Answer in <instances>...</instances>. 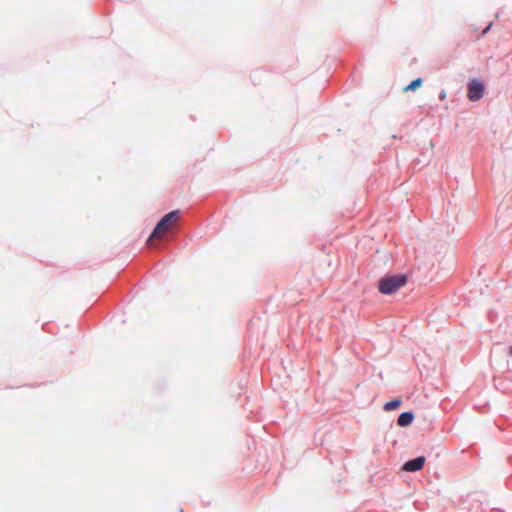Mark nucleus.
<instances>
[{"instance_id": "f257e3e1", "label": "nucleus", "mask_w": 512, "mask_h": 512, "mask_svg": "<svg viewBox=\"0 0 512 512\" xmlns=\"http://www.w3.org/2000/svg\"><path fill=\"white\" fill-rule=\"evenodd\" d=\"M179 218L180 216L178 210L171 211L167 213L165 216H163L161 220L157 223L156 227L154 228L152 234L150 235L147 241L149 246H153L154 239H159L163 235L171 231L172 228L178 222Z\"/></svg>"}, {"instance_id": "f03ea898", "label": "nucleus", "mask_w": 512, "mask_h": 512, "mask_svg": "<svg viewBox=\"0 0 512 512\" xmlns=\"http://www.w3.org/2000/svg\"><path fill=\"white\" fill-rule=\"evenodd\" d=\"M407 283L405 275L386 276L379 280L378 289L382 294H392Z\"/></svg>"}, {"instance_id": "7ed1b4c3", "label": "nucleus", "mask_w": 512, "mask_h": 512, "mask_svg": "<svg viewBox=\"0 0 512 512\" xmlns=\"http://www.w3.org/2000/svg\"><path fill=\"white\" fill-rule=\"evenodd\" d=\"M484 85L478 80H472L468 84V98L471 101H478L484 95Z\"/></svg>"}, {"instance_id": "20e7f679", "label": "nucleus", "mask_w": 512, "mask_h": 512, "mask_svg": "<svg viewBox=\"0 0 512 512\" xmlns=\"http://www.w3.org/2000/svg\"><path fill=\"white\" fill-rule=\"evenodd\" d=\"M424 463H425V457L419 456L415 459L407 461L403 466V470L409 471V472L419 471L423 468Z\"/></svg>"}, {"instance_id": "39448f33", "label": "nucleus", "mask_w": 512, "mask_h": 512, "mask_svg": "<svg viewBox=\"0 0 512 512\" xmlns=\"http://www.w3.org/2000/svg\"><path fill=\"white\" fill-rule=\"evenodd\" d=\"M414 415L411 412H403L397 419V424L401 427H406L412 423Z\"/></svg>"}, {"instance_id": "423d86ee", "label": "nucleus", "mask_w": 512, "mask_h": 512, "mask_svg": "<svg viewBox=\"0 0 512 512\" xmlns=\"http://www.w3.org/2000/svg\"><path fill=\"white\" fill-rule=\"evenodd\" d=\"M401 403H402V401H401V399H400V398H398V399H394V400H392V401H389V402L385 403V405H384V409H385L386 411H392V410H395V409H397V408L401 405Z\"/></svg>"}, {"instance_id": "0eeeda50", "label": "nucleus", "mask_w": 512, "mask_h": 512, "mask_svg": "<svg viewBox=\"0 0 512 512\" xmlns=\"http://www.w3.org/2000/svg\"><path fill=\"white\" fill-rule=\"evenodd\" d=\"M421 85H422V79L417 78V79L413 80L409 85H407L403 90H404V92H407L410 90L414 91Z\"/></svg>"}, {"instance_id": "6e6552de", "label": "nucleus", "mask_w": 512, "mask_h": 512, "mask_svg": "<svg viewBox=\"0 0 512 512\" xmlns=\"http://www.w3.org/2000/svg\"><path fill=\"white\" fill-rule=\"evenodd\" d=\"M490 29V25L487 26L484 30H483V34L487 33V31Z\"/></svg>"}, {"instance_id": "1a4fd4ad", "label": "nucleus", "mask_w": 512, "mask_h": 512, "mask_svg": "<svg viewBox=\"0 0 512 512\" xmlns=\"http://www.w3.org/2000/svg\"><path fill=\"white\" fill-rule=\"evenodd\" d=\"M440 98H441V99H444V98H445V93H444V92L440 95Z\"/></svg>"}, {"instance_id": "9d476101", "label": "nucleus", "mask_w": 512, "mask_h": 512, "mask_svg": "<svg viewBox=\"0 0 512 512\" xmlns=\"http://www.w3.org/2000/svg\"><path fill=\"white\" fill-rule=\"evenodd\" d=\"M509 354H510V356H512V347H510V349H509Z\"/></svg>"}]
</instances>
